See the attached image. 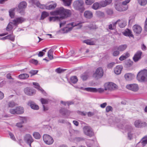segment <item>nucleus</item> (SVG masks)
Segmentation results:
<instances>
[{"label":"nucleus","instance_id":"nucleus-1","mask_svg":"<svg viewBox=\"0 0 147 147\" xmlns=\"http://www.w3.org/2000/svg\"><path fill=\"white\" fill-rule=\"evenodd\" d=\"M71 14L72 12L70 10L61 7L53 12L52 14L53 15H59L61 16L60 18L63 19L70 17Z\"/></svg>","mask_w":147,"mask_h":147},{"label":"nucleus","instance_id":"nucleus-2","mask_svg":"<svg viewBox=\"0 0 147 147\" xmlns=\"http://www.w3.org/2000/svg\"><path fill=\"white\" fill-rule=\"evenodd\" d=\"M137 79L141 82L147 81V70L144 69L139 72L137 75Z\"/></svg>","mask_w":147,"mask_h":147},{"label":"nucleus","instance_id":"nucleus-3","mask_svg":"<svg viewBox=\"0 0 147 147\" xmlns=\"http://www.w3.org/2000/svg\"><path fill=\"white\" fill-rule=\"evenodd\" d=\"M73 6L74 8L77 10L82 11L85 10L84 7V2L82 0H78L75 1L73 3Z\"/></svg>","mask_w":147,"mask_h":147},{"label":"nucleus","instance_id":"nucleus-4","mask_svg":"<svg viewBox=\"0 0 147 147\" xmlns=\"http://www.w3.org/2000/svg\"><path fill=\"white\" fill-rule=\"evenodd\" d=\"M104 86L105 90H109L112 91L118 89V86L112 82L106 83Z\"/></svg>","mask_w":147,"mask_h":147},{"label":"nucleus","instance_id":"nucleus-5","mask_svg":"<svg viewBox=\"0 0 147 147\" xmlns=\"http://www.w3.org/2000/svg\"><path fill=\"white\" fill-rule=\"evenodd\" d=\"M68 25H71L72 26V27L69 28L66 27L63 28L62 29V30L63 31H65L64 32L67 33L68 32L71 31L72 30L73 28L74 27H76V29H79L82 26L81 23H79L77 24H76L73 22H72L70 23L69 24H68Z\"/></svg>","mask_w":147,"mask_h":147},{"label":"nucleus","instance_id":"nucleus-6","mask_svg":"<svg viewBox=\"0 0 147 147\" xmlns=\"http://www.w3.org/2000/svg\"><path fill=\"white\" fill-rule=\"evenodd\" d=\"M84 134L87 136L92 137L94 135L93 129L90 126H85L83 128Z\"/></svg>","mask_w":147,"mask_h":147},{"label":"nucleus","instance_id":"nucleus-7","mask_svg":"<svg viewBox=\"0 0 147 147\" xmlns=\"http://www.w3.org/2000/svg\"><path fill=\"white\" fill-rule=\"evenodd\" d=\"M24 139L25 142L31 147V143L34 141L31 135L29 134H26L24 137Z\"/></svg>","mask_w":147,"mask_h":147},{"label":"nucleus","instance_id":"nucleus-8","mask_svg":"<svg viewBox=\"0 0 147 147\" xmlns=\"http://www.w3.org/2000/svg\"><path fill=\"white\" fill-rule=\"evenodd\" d=\"M103 70L101 67H99L96 70L93 76L95 78L98 79L101 78L103 76Z\"/></svg>","mask_w":147,"mask_h":147},{"label":"nucleus","instance_id":"nucleus-9","mask_svg":"<svg viewBox=\"0 0 147 147\" xmlns=\"http://www.w3.org/2000/svg\"><path fill=\"white\" fill-rule=\"evenodd\" d=\"M43 137L44 142L47 144H51L54 142L53 138L49 135L47 134H44Z\"/></svg>","mask_w":147,"mask_h":147},{"label":"nucleus","instance_id":"nucleus-10","mask_svg":"<svg viewBox=\"0 0 147 147\" xmlns=\"http://www.w3.org/2000/svg\"><path fill=\"white\" fill-rule=\"evenodd\" d=\"M24 112V109L22 107H17L15 109H11L10 110V112L12 114H20Z\"/></svg>","mask_w":147,"mask_h":147},{"label":"nucleus","instance_id":"nucleus-11","mask_svg":"<svg viewBox=\"0 0 147 147\" xmlns=\"http://www.w3.org/2000/svg\"><path fill=\"white\" fill-rule=\"evenodd\" d=\"M25 93L27 95L31 96L35 94L36 90L30 87H27L24 89Z\"/></svg>","mask_w":147,"mask_h":147},{"label":"nucleus","instance_id":"nucleus-12","mask_svg":"<svg viewBox=\"0 0 147 147\" xmlns=\"http://www.w3.org/2000/svg\"><path fill=\"white\" fill-rule=\"evenodd\" d=\"M126 88L134 92H136L139 89L138 85L136 84H130L126 86Z\"/></svg>","mask_w":147,"mask_h":147},{"label":"nucleus","instance_id":"nucleus-13","mask_svg":"<svg viewBox=\"0 0 147 147\" xmlns=\"http://www.w3.org/2000/svg\"><path fill=\"white\" fill-rule=\"evenodd\" d=\"M30 2L32 4L36 5L40 9H46L47 6L45 5L41 4L37 0H32Z\"/></svg>","mask_w":147,"mask_h":147},{"label":"nucleus","instance_id":"nucleus-14","mask_svg":"<svg viewBox=\"0 0 147 147\" xmlns=\"http://www.w3.org/2000/svg\"><path fill=\"white\" fill-rule=\"evenodd\" d=\"M25 20V19L22 17L16 18L13 21V24L14 26H17L19 24H21Z\"/></svg>","mask_w":147,"mask_h":147},{"label":"nucleus","instance_id":"nucleus-15","mask_svg":"<svg viewBox=\"0 0 147 147\" xmlns=\"http://www.w3.org/2000/svg\"><path fill=\"white\" fill-rule=\"evenodd\" d=\"M134 32L136 34H139L142 31V27L139 25L135 24L132 27Z\"/></svg>","mask_w":147,"mask_h":147},{"label":"nucleus","instance_id":"nucleus-16","mask_svg":"<svg viewBox=\"0 0 147 147\" xmlns=\"http://www.w3.org/2000/svg\"><path fill=\"white\" fill-rule=\"evenodd\" d=\"M142 53V52L141 51H138L136 52L133 57V59L135 62L138 61L141 58Z\"/></svg>","mask_w":147,"mask_h":147},{"label":"nucleus","instance_id":"nucleus-17","mask_svg":"<svg viewBox=\"0 0 147 147\" xmlns=\"http://www.w3.org/2000/svg\"><path fill=\"white\" fill-rule=\"evenodd\" d=\"M27 105L28 106L31 107V108L35 110H38L39 109V106L36 105L35 102H34L30 100L28 102Z\"/></svg>","mask_w":147,"mask_h":147},{"label":"nucleus","instance_id":"nucleus-18","mask_svg":"<svg viewBox=\"0 0 147 147\" xmlns=\"http://www.w3.org/2000/svg\"><path fill=\"white\" fill-rule=\"evenodd\" d=\"M117 22L119 26L121 28H123L126 25V21L124 19H119Z\"/></svg>","mask_w":147,"mask_h":147},{"label":"nucleus","instance_id":"nucleus-19","mask_svg":"<svg viewBox=\"0 0 147 147\" xmlns=\"http://www.w3.org/2000/svg\"><path fill=\"white\" fill-rule=\"evenodd\" d=\"M135 126L137 128H141L145 125V123L139 120L136 121L134 123Z\"/></svg>","mask_w":147,"mask_h":147},{"label":"nucleus","instance_id":"nucleus-20","mask_svg":"<svg viewBox=\"0 0 147 147\" xmlns=\"http://www.w3.org/2000/svg\"><path fill=\"white\" fill-rule=\"evenodd\" d=\"M124 77L127 80L130 81L134 78L135 76L133 74L131 73H128L125 75Z\"/></svg>","mask_w":147,"mask_h":147},{"label":"nucleus","instance_id":"nucleus-21","mask_svg":"<svg viewBox=\"0 0 147 147\" xmlns=\"http://www.w3.org/2000/svg\"><path fill=\"white\" fill-rule=\"evenodd\" d=\"M123 68V67L121 65H117L114 69L115 73L117 74H120Z\"/></svg>","mask_w":147,"mask_h":147},{"label":"nucleus","instance_id":"nucleus-22","mask_svg":"<svg viewBox=\"0 0 147 147\" xmlns=\"http://www.w3.org/2000/svg\"><path fill=\"white\" fill-rule=\"evenodd\" d=\"M33 84L35 86L34 87L37 89L38 91H40L43 94L45 93V92L41 87H40L39 84L38 83L34 82L33 83Z\"/></svg>","mask_w":147,"mask_h":147},{"label":"nucleus","instance_id":"nucleus-23","mask_svg":"<svg viewBox=\"0 0 147 147\" xmlns=\"http://www.w3.org/2000/svg\"><path fill=\"white\" fill-rule=\"evenodd\" d=\"M27 6V3L25 1H22L18 5V7L20 11L21 9H22V10L24 9Z\"/></svg>","mask_w":147,"mask_h":147},{"label":"nucleus","instance_id":"nucleus-24","mask_svg":"<svg viewBox=\"0 0 147 147\" xmlns=\"http://www.w3.org/2000/svg\"><path fill=\"white\" fill-rule=\"evenodd\" d=\"M85 17L87 18L90 19L93 16L92 12L89 11H86L84 12V14Z\"/></svg>","mask_w":147,"mask_h":147},{"label":"nucleus","instance_id":"nucleus-25","mask_svg":"<svg viewBox=\"0 0 147 147\" xmlns=\"http://www.w3.org/2000/svg\"><path fill=\"white\" fill-rule=\"evenodd\" d=\"M129 56V54L127 52L125 53L123 55H121L119 58L120 60L122 61H123Z\"/></svg>","mask_w":147,"mask_h":147},{"label":"nucleus","instance_id":"nucleus-26","mask_svg":"<svg viewBox=\"0 0 147 147\" xmlns=\"http://www.w3.org/2000/svg\"><path fill=\"white\" fill-rule=\"evenodd\" d=\"M60 113L63 115H69L70 114V112L66 109L62 108L60 110Z\"/></svg>","mask_w":147,"mask_h":147},{"label":"nucleus","instance_id":"nucleus-27","mask_svg":"<svg viewBox=\"0 0 147 147\" xmlns=\"http://www.w3.org/2000/svg\"><path fill=\"white\" fill-rule=\"evenodd\" d=\"M92 8L94 10H97L100 8V4L98 2H95L93 3L92 6Z\"/></svg>","mask_w":147,"mask_h":147},{"label":"nucleus","instance_id":"nucleus-28","mask_svg":"<svg viewBox=\"0 0 147 147\" xmlns=\"http://www.w3.org/2000/svg\"><path fill=\"white\" fill-rule=\"evenodd\" d=\"M16 8H13L10 9L9 10V12L10 16L11 18H13L14 17L15 13L14 11Z\"/></svg>","mask_w":147,"mask_h":147},{"label":"nucleus","instance_id":"nucleus-29","mask_svg":"<svg viewBox=\"0 0 147 147\" xmlns=\"http://www.w3.org/2000/svg\"><path fill=\"white\" fill-rule=\"evenodd\" d=\"M29 75L27 74H23L20 75L18 77L19 78L22 79H27L29 77Z\"/></svg>","mask_w":147,"mask_h":147},{"label":"nucleus","instance_id":"nucleus-30","mask_svg":"<svg viewBox=\"0 0 147 147\" xmlns=\"http://www.w3.org/2000/svg\"><path fill=\"white\" fill-rule=\"evenodd\" d=\"M53 49H50L48 52V56L50 60H52L53 59Z\"/></svg>","mask_w":147,"mask_h":147},{"label":"nucleus","instance_id":"nucleus-31","mask_svg":"<svg viewBox=\"0 0 147 147\" xmlns=\"http://www.w3.org/2000/svg\"><path fill=\"white\" fill-rule=\"evenodd\" d=\"M93 88L94 89L93 90V91H91V92H98L99 93H102L104 92L105 89H104L103 88H99L98 89H97L96 88Z\"/></svg>","mask_w":147,"mask_h":147},{"label":"nucleus","instance_id":"nucleus-32","mask_svg":"<svg viewBox=\"0 0 147 147\" xmlns=\"http://www.w3.org/2000/svg\"><path fill=\"white\" fill-rule=\"evenodd\" d=\"M49 15V14L48 12L46 11H43L42 13L40 19L41 20H43L45 18L48 16Z\"/></svg>","mask_w":147,"mask_h":147},{"label":"nucleus","instance_id":"nucleus-33","mask_svg":"<svg viewBox=\"0 0 147 147\" xmlns=\"http://www.w3.org/2000/svg\"><path fill=\"white\" fill-rule=\"evenodd\" d=\"M88 77V75L87 73H84L81 75L80 77L83 81L86 80Z\"/></svg>","mask_w":147,"mask_h":147},{"label":"nucleus","instance_id":"nucleus-34","mask_svg":"<svg viewBox=\"0 0 147 147\" xmlns=\"http://www.w3.org/2000/svg\"><path fill=\"white\" fill-rule=\"evenodd\" d=\"M127 47V45H121L119 46L117 48L118 50L120 51H123L125 50Z\"/></svg>","mask_w":147,"mask_h":147},{"label":"nucleus","instance_id":"nucleus-35","mask_svg":"<svg viewBox=\"0 0 147 147\" xmlns=\"http://www.w3.org/2000/svg\"><path fill=\"white\" fill-rule=\"evenodd\" d=\"M33 136L36 139H39L41 137L40 134L37 132H34L33 134Z\"/></svg>","mask_w":147,"mask_h":147},{"label":"nucleus","instance_id":"nucleus-36","mask_svg":"<svg viewBox=\"0 0 147 147\" xmlns=\"http://www.w3.org/2000/svg\"><path fill=\"white\" fill-rule=\"evenodd\" d=\"M70 81L71 83L75 84L78 81V79L76 76H73L70 78Z\"/></svg>","mask_w":147,"mask_h":147},{"label":"nucleus","instance_id":"nucleus-37","mask_svg":"<svg viewBox=\"0 0 147 147\" xmlns=\"http://www.w3.org/2000/svg\"><path fill=\"white\" fill-rule=\"evenodd\" d=\"M13 24V22H10L8 24L6 27V29L7 31H9L11 30L13 28L12 24Z\"/></svg>","mask_w":147,"mask_h":147},{"label":"nucleus","instance_id":"nucleus-38","mask_svg":"<svg viewBox=\"0 0 147 147\" xmlns=\"http://www.w3.org/2000/svg\"><path fill=\"white\" fill-rule=\"evenodd\" d=\"M57 5L56 3H54L52 5H50L48 6H47L46 9L50 10L54 9L55 8Z\"/></svg>","mask_w":147,"mask_h":147},{"label":"nucleus","instance_id":"nucleus-39","mask_svg":"<svg viewBox=\"0 0 147 147\" xmlns=\"http://www.w3.org/2000/svg\"><path fill=\"white\" fill-rule=\"evenodd\" d=\"M96 16L99 17H104L105 16L104 13L100 11H96Z\"/></svg>","mask_w":147,"mask_h":147},{"label":"nucleus","instance_id":"nucleus-40","mask_svg":"<svg viewBox=\"0 0 147 147\" xmlns=\"http://www.w3.org/2000/svg\"><path fill=\"white\" fill-rule=\"evenodd\" d=\"M138 3L141 5L144 6L147 3L146 0H138Z\"/></svg>","mask_w":147,"mask_h":147},{"label":"nucleus","instance_id":"nucleus-41","mask_svg":"<svg viewBox=\"0 0 147 147\" xmlns=\"http://www.w3.org/2000/svg\"><path fill=\"white\" fill-rule=\"evenodd\" d=\"M61 18L60 17L57 16V17H51L49 18V20L50 21H53L54 22L56 20H60Z\"/></svg>","mask_w":147,"mask_h":147},{"label":"nucleus","instance_id":"nucleus-42","mask_svg":"<svg viewBox=\"0 0 147 147\" xmlns=\"http://www.w3.org/2000/svg\"><path fill=\"white\" fill-rule=\"evenodd\" d=\"M13 32H12L11 34L8 35L7 36H8V39L12 41H14L15 40V36L12 35Z\"/></svg>","mask_w":147,"mask_h":147},{"label":"nucleus","instance_id":"nucleus-43","mask_svg":"<svg viewBox=\"0 0 147 147\" xmlns=\"http://www.w3.org/2000/svg\"><path fill=\"white\" fill-rule=\"evenodd\" d=\"M106 13L108 15L111 16L113 14V10L112 9H108L106 10Z\"/></svg>","mask_w":147,"mask_h":147},{"label":"nucleus","instance_id":"nucleus-44","mask_svg":"<svg viewBox=\"0 0 147 147\" xmlns=\"http://www.w3.org/2000/svg\"><path fill=\"white\" fill-rule=\"evenodd\" d=\"M92 88L88 87V88H83L81 87L80 88V89L83 90H86L88 92H91V91H93V88Z\"/></svg>","mask_w":147,"mask_h":147},{"label":"nucleus","instance_id":"nucleus-45","mask_svg":"<svg viewBox=\"0 0 147 147\" xmlns=\"http://www.w3.org/2000/svg\"><path fill=\"white\" fill-rule=\"evenodd\" d=\"M84 42L86 43L87 45H94L95 44V43L94 41H90V40H85L84 41Z\"/></svg>","mask_w":147,"mask_h":147},{"label":"nucleus","instance_id":"nucleus-46","mask_svg":"<svg viewBox=\"0 0 147 147\" xmlns=\"http://www.w3.org/2000/svg\"><path fill=\"white\" fill-rule=\"evenodd\" d=\"M94 1V0H86L85 3L86 5H90L93 3Z\"/></svg>","mask_w":147,"mask_h":147},{"label":"nucleus","instance_id":"nucleus-47","mask_svg":"<svg viewBox=\"0 0 147 147\" xmlns=\"http://www.w3.org/2000/svg\"><path fill=\"white\" fill-rule=\"evenodd\" d=\"M115 8L116 10L119 11H122L123 9H121V5L116 4L115 6ZM125 9H124V10ZM123 10L124 9H123Z\"/></svg>","mask_w":147,"mask_h":147},{"label":"nucleus","instance_id":"nucleus-48","mask_svg":"<svg viewBox=\"0 0 147 147\" xmlns=\"http://www.w3.org/2000/svg\"><path fill=\"white\" fill-rule=\"evenodd\" d=\"M99 3L100 8L102 7H105L107 5L105 1H101Z\"/></svg>","mask_w":147,"mask_h":147},{"label":"nucleus","instance_id":"nucleus-49","mask_svg":"<svg viewBox=\"0 0 147 147\" xmlns=\"http://www.w3.org/2000/svg\"><path fill=\"white\" fill-rule=\"evenodd\" d=\"M147 143V140H145V139H144V138L142 139V141L138 143V144H142L143 146H144Z\"/></svg>","mask_w":147,"mask_h":147},{"label":"nucleus","instance_id":"nucleus-50","mask_svg":"<svg viewBox=\"0 0 147 147\" xmlns=\"http://www.w3.org/2000/svg\"><path fill=\"white\" fill-rule=\"evenodd\" d=\"M113 110V108L112 107L110 106H108L106 107V111L107 112H109L110 111H112Z\"/></svg>","mask_w":147,"mask_h":147},{"label":"nucleus","instance_id":"nucleus-51","mask_svg":"<svg viewBox=\"0 0 147 147\" xmlns=\"http://www.w3.org/2000/svg\"><path fill=\"white\" fill-rule=\"evenodd\" d=\"M123 34L125 36H129L132 37L133 36L130 30H129L128 32H124Z\"/></svg>","mask_w":147,"mask_h":147},{"label":"nucleus","instance_id":"nucleus-52","mask_svg":"<svg viewBox=\"0 0 147 147\" xmlns=\"http://www.w3.org/2000/svg\"><path fill=\"white\" fill-rule=\"evenodd\" d=\"M88 27L91 30H94L96 29L97 28L95 25L90 24L88 26Z\"/></svg>","mask_w":147,"mask_h":147},{"label":"nucleus","instance_id":"nucleus-53","mask_svg":"<svg viewBox=\"0 0 147 147\" xmlns=\"http://www.w3.org/2000/svg\"><path fill=\"white\" fill-rule=\"evenodd\" d=\"M16 103L13 101H11L9 102L8 105L10 107H13L16 105Z\"/></svg>","mask_w":147,"mask_h":147},{"label":"nucleus","instance_id":"nucleus-54","mask_svg":"<svg viewBox=\"0 0 147 147\" xmlns=\"http://www.w3.org/2000/svg\"><path fill=\"white\" fill-rule=\"evenodd\" d=\"M38 72V71L36 70H32L30 71L29 73L31 74V76L36 74Z\"/></svg>","mask_w":147,"mask_h":147},{"label":"nucleus","instance_id":"nucleus-55","mask_svg":"<svg viewBox=\"0 0 147 147\" xmlns=\"http://www.w3.org/2000/svg\"><path fill=\"white\" fill-rule=\"evenodd\" d=\"M119 54V52L117 50H113V56L116 57Z\"/></svg>","mask_w":147,"mask_h":147},{"label":"nucleus","instance_id":"nucleus-56","mask_svg":"<svg viewBox=\"0 0 147 147\" xmlns=\"http://www.w3.org/2000/svg\"><path fill=\"white\" fill-rule=\"evenodd\" d=\"M115 63L113 62H111L108 64L107 65V67L109 68H111L114 66Z\"/></svg>","mask_w":147,"mask_h":147},{"label":"nucleus","instance_id":"nucleus-57","mask_svg":"<svg viewBox=\"0 0 147 147\" xmlns=\"http://www.w3.org/2000/svg\"><path fill=\"white\" fill-rule=\"evenodd\" d=\"M66 69H62L59 68H57L56 70V71L58 73H60L64 71Z\"/></svg>","mask_w":147,"mask_h":147},{"label":"nucleus","instance_id":"nucleus-58","mask_svg":"<svg viewBox=\"0 0 147 147\" xmlns=\"http://www.w3.org/2000/svg\"><path fill=\"white\" fill-rule=\"evenodd\" d=\"M41 102L43 104H46L48 102V100L47 99H45L42 98L41 99Z\"/></svg>","mask_w":147,"mask_h":147},{"label":"nucleus","instance_id":"nucleus-59","mask_svg":"<svg viewBox=\"0 0 147 147\" xmlns=\"http://www.w3.org/2000/svg\"><path fill=\"white\" fill-rule=\"evenodd\" d=\"M121 5V9L123 10L125 9L124 10H122V11H125L127 9H128V6L127 5H123V4Z\"/></svg>","mask_w":147,"mask_h":147},{"label":"nucleus","instance_id":"nucleus-60","mask_svg":"<svg viewBox=\"0 0 147 147\" xmlns=\"http://www.w3.org/2000/svg\"><path fill=\"white\" fill-rule=\"evenodd\" d=\"M132 129V127L131 125H127L125 127V130L127 131H131Z\"/></svg>","mask_w":147,"mask_h":147},{"label":"nucleus","instance_id":"nucleus-61","mask_svg":"<svg viewBox=\"0 0 147 147\" xmlns=\"http://www.w3.org/2000/svg\"><path fill=\"white\" fill-rule=\"evenodd\" d=\"M30 61L31 63L36 65H37L38 63V61L37 60L34 59H32L30 60Z\"/></svg>","mask_w":147,"mask_h":147},{"label":"nucleus","instance_id":"nucleus-62","mask_svg":"<svg viewBox=\"0 0 147 147\" xmlns=\"http://www.w3.org/2000/svg\"><path fill=\"white\" fill-rule=\"evenodd\" d=\"M76 140L77 142L84 141V139L83 138L78 137L76 138Z\"/></svg>","mask_w":147,"mask_h":147},{"label":"nucleus","instance_id":"nucleus-63","mask_svg":"<svg viewBox=\"0 0 147 147\" xmlns=\"http://www.w3.org/2000/svg\"><path fill=\"white\" fill-rule=\"evenodd\" d=\"M131 1V0H125L122 2V4L124 5H126L128 3Z\"/></svg>","mask_w":147,"mask_h":147},{"label":"nucleus","instance_id":"nucleus-64","mask_svg":"<svg viewBox=\"0 0 147 147\" xmlns=\"http://www.w3.org/2000/svg\"><path fill=\"white\" fill-rule=\"evenodd\" d=\"M128 138L129 140H131L132 139L133 134L131 132H129L128 134Z\"/></svg>","mask_w":147,"mask_h":147}]
</instances>
